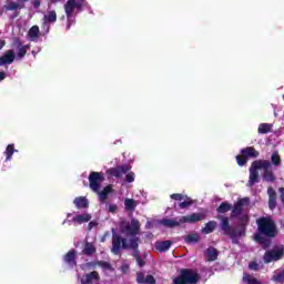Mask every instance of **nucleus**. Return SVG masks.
Returning a JSON list of instances; mask_svg holds the SVG:
<instances>
[{
  "instance_id": "nucleus-51",
  "label": "nucleus",
  "mask_w": 284,
  "mask_h": 284,
  "mask_svg": "<svg viewBox=\"0 0 284 284\" xmlns=\"http://www.w3.org/2000/svg\"><path fill=\"white\" fill-rule=\"evenodd\" d=\"M6 45V41L0 39V50Z\"/></svg>"
},
{
  "instance_id": "nucleus-49",
  "label": "nucleus",
  "mask_w": 284,
  "mask_h": 284,
  "mask_svg": "<svg viewBox=\"0 0 284 284\" xmlns=\"http://www.w3.org/2000/svg\"><path fill=\"white\" fill-rule=\"evenodd\" d=\"M6 79V72L0 71V81H3Z\"/></svg>"
},
{
  "instance_id": "nucleus-10",
  "label": "nucleus",
  "mask_w": 284,
  "mask_h": 284,
  "mask_svg": "<svg viewBox=\"0 0 284 284\" xmlns=\"http://www.w3.org/2000/svg\"><path fill=\"white\" fill-rule=\"evenodd\" d=\"M122 232L131 239H136V235L141 232V222L136 219L131 220V224H126Z\"/></svg>"
},
{
  "instance_id": "nucleus-18",
  "label": "nucleus",
  "mask_w": 284,
  "mask_h": 284,
  "mask_svg": "<svg viewBox=\"0 0 284 284\" xmlns=\"http://www.w3.org/2000/svg\"><path fill=\"white\" fill-rule=\"evenodd\" d=\"M270 168L271 166L262 168V179L263 181H266V183H274V181H276V176H274V172Z\"/></svg>"
},
{
  "instance_id": "nucleus-34",
  "label": "nucleus",
  "mask_w": 284,
  "mask_h": 284,
  "mask_svg": "<svg viewBox=\"0 0 284 284\" xmlns=\"http://www.w3.org/2000/svg\"><path fill=\"white\" fill-rule=\"evenodd\" d=\"M271 163L272 165H275V168H278V165H281V155L278 154V151H274L272 153Z\"/></svg>"
},
{
  "instance_id": "nucleus-52",
  "label": "nucleus",
  "mask_w": 284,
  "mask_h": 284,
  "mask_svg": "<svg viewBox=\"0 0 284 284\" xmlns=\"http://www.w3.org/2000/svg\"><path fill=\"white\" fill-rule=\"evenodd\" d=\"M64 19H65V16H62V17H61V20L63 21Z\"/></svg>"
},
{
  "instance_id": "nucleus-53",
  "label": "nucleus",
  "mask_w": 284,
  "mask_h": 284,
  "mask_svg": "<svg viewBox=\"0 0 284 284\" xmlns=\"http://www.w3.org/2000/svg\"><path fill=\"white\" fill-rule=\"evenodd\" d=\"M282 99H283V101H284V94L282 95Z\"/></svg>"
},
{
  "instance_id": "nucleus-14",
  "label": "nucleus",
  "mask_w": 284,
  "mask_h": 284,
  "mask_svg": "<svg viewBox=\"0 0 284 284\" xmlns=\"http://www.w3.org/2000/svg\"><path fill=\"white\" fill-rule=\"evenodd\" d=\"M205 219V214L203 213H193L191 215H184L180 219V223H199V221H203Z\"/></svg>"
},
{
  "instance_id": "nucleus-33",
  "label": "nucleus",
  "mask_w": 284,
  "mask_h": 284,
  "mask_svg": "<svg viewBox=\"0 0 284 284\" xmlns=\"http://www.w3.org/2000/svg\"><path fill=\"white\" fill-rule=\"evenodd\" d=\"M39 26H33L29 29L28 37L31 39V41H34V39H39Z\"/></svg>"
},
{
  "instance_id": "nucleus-43",
  "label": "nucleus",
  "mask_w": 284,
  "mask_h": 284,
  "mask_svg": "<svg viewBox=\"0 0 284 284\" xmlns=\"http://www.w3.org/2000/svg\"><path fill=\"white\" fill-rule=\"evenodd\" d=\"M171 199H173V201H183V199H185V195L181 193H173L171 194Z\"/></svg>"
},
{
  "instance_id": "nucleus-47",
  "label": "nucleus",
  "mask_w": 284,
  "mask_h": 284,
  "mask_svg": "<svg viewBox=\"0 0 284 284\" xmlns=\"http://www.w3.org/2000/svg\"><path fill=\"white\" fill-rule=\"evenodd\" d=\"M248 268L252 270L253 272H258V263L256 262H251L248 264Z\"/></svg>"
},
{
  "instance_id": "nucleus-17",
  "label": "nucleus",
  "mask_w": 284,
  "mask_h": 284,
  "mask_svg": "<svg viewBox=\"0 0 284 284\" xmlns=\"http://www.w3.org/2000/svg\"><path fill=\"white\" fill-rule=\"evenodd\" d=\"M14 63V51L8 50L2 57H0V65H10Z\"/></svg>"
},
{
  "instance_id": "nucleus-23",
  "label": "nucleus",
  "mask_w": 284,
  "mask_h": 284,
  "mask_svg": "<svg viewBox=\"0 0 284 284\" xmlns=\"http://www.w3.org/2000/svg\"><path fill=\"white\" fill-rule=\"evenodd\" d=\"M82 254H84V256H92L93 254H97V247L92 242H85Z\"/></svg>"
},
{
  "instance_id": "nucleus-35",
  "label": "nucleus",
  "mask_w": 284,
  "mask_h": 284,
  "mask_svg": "<svg viewBox=\"0 0 284 284\" xmlns=\"http://www.w3.org/2000/svg\"><path fill=\"white\" fill-rule=\"evenodd\" d=\"M243 282L246 284H263V283H261V281H258V278L253 277L250 274H246L243 276Z\"/></svg>"
},
{
  "instance_id": "nucleus-13",
  "label": "nucleus",
  "mask_w": 284,
  "mask_h": 284,
  "mask_svg": "<svg viewBox=\"0 0 284 284\" xmlns=\"http://www.w3.org/2000/svg\"><path fill=\"white\" fill-rule=\"evenodd\" d=\"M12 48H14L18 51V59H23V57L28 54V50H30V45H23V42H21V39L19 38L13 39Z\"/></svg>"
},
{
  "instance_id": "nucleus-29",
  "label": "nucleus",
  "mask_w": 284,
  "mask_h": 284,
  "mask_svg": "<svg viewBox=\"0 0 284 284\" xmlns=\"http://www.w3.org/2000/svg\"><path fill=\"white\" fill-rule=\"evenodd\" d=\"M232 210V204L230 202H222L216 209L217 214H227Z\"/></svg>"
},
{
  "instance_id": "nucleus-7",
  "label": "nucleus",
  "mask_w": 284,
  "mask_h": 284,
  "mask_svg": "<svg viewBox=\"0 0 284 284\" xmlns=\"http://www.w3.org/2000/svg\"><path fill=\"white\" fill-rule=\"evenodd\" d=\"M28 1L30 0H17L16 2L12 0H7L6 4L3 6V10H6V12H13L11 19H17V17H19L18 10H23Z\"/></svg>"
},
{
  "instance_id": "nucleus-41",
  "label": "nucleus",
  "mask_w": 284,
  "mask_h": 284,
  "mask_svg": "<svg viewBox=\"0 0 284 284\" xmlns=\"http://www.w3.org/2000/svg\"><path fill=\"white\" fill-rule=\"evenodd\" d=\"M136 283L138 284H145V273L138 272L136 273Z\"/></svg>"
},
{
  "instance_id": "nucleus-45",
  "label": "nucleus",
  "mask_w": 284,
  "mask_h": 284,
  "mask_svg": "<svg viewBox=\"0 0 284 284\" xmlns=\"http://www.w3.org/2000/svg\"><path fill=\"white\" fill-rule=\"evenodd\" d=\"M144 284H156V280L153 275H146Z\"/></svg>"
},
{
  "instance_id": "nucleus-40",
  "label": "nucleus",
  "mask_w": 284,
  "mask_h": 284,
  "mask_svg": "<svg viewBox=\"0 0 284 284\" xmlns=\"http://www.w3.org/2000/svg\"><path fill=\"white\" fill-rule=\"evenodd\" d=\"M236 161H237V165H240V168H243V165L247 164L248 159H246L242 153L241 155H236Z\"/></svg>"
},
{
  "instance_id": "nucleus-16",
  "label": "nucleus",
  "mask_w": 284,
  "mask_h": 284,
  "mask_svg": "<svg viewBox=\"0 0 284 284\" xmlns=\"http://www.w3.org/2000/svg\"><path fill=\"white\" fill-rule=\"evenodd\" d=\"M93 281L97 283L101 281V276H99V272L97 271H92L91 273L83 275L81 278V284H91Z\"/></svg>"
},
{
  "instance_id": "nucleus-19",
  "label": "nucleus",
  "mask_w": 284,
  "mask_h": 284,
  "mask_svg": "<svg viewBox=\"0 0 284 284\" xmlns=\"http://www.w3.org/2000/svg\"><path fill=\"white\" fill-rule=\"evenodd\" d=\"M241 154H243L246 159H258V151L254 146H247L241 150Z\"/></svg>"
},
{
  "instance_id": "nucleus-38",
  "label": "nucleus",
  "mask_w": 284,
  "mask_h": 284,
  "mask_svg": "<svg viewBox=\"0 0 284 284\" xmlns=\"http://www.w3.org/2000/svg\"><path fill=\"white\" fill-rule=\"evenodd\" d=\"M94 265H98L102 270H108V271L114 270V268H112V264H110V262H105V261H98V262L93 263V267H94Z\"/></svg>"
},
{
  "instance_id": "nucleus-20",
  "label": "nucleus",
  "mask_w": 284,
  "mask_h": 284,
  "mask_svg": "<svg viewBox=\"0 0 284 284\" xmlns=\"http://www.w3.org/2000/svg\"><path fill=\"white\" fill-rule=\"evenodd\" d=\"M267 194L270 210H276V191L272 186H270L267 189Z\"/></svg>"
},
{
  "instance_id": "nucleus-11",
  "label": "nucleus",
  "mask_w": 284,
  "mask_h": 284,
  "mask_svg": "<svg viewBox=\"0 0 284 284\" xmlns=\"http://www.w3.org/2000/svg\"><path fill=\"white\" fill-rule=\"evenodd\" d=\"M130 170H132L131 165L123 164L115 168H110L109 170H106V174L108 176H114L115 179H121V176H123V174H128Z\"/></svg>"
},
{
  "instance_id": "nucleus-46",
  "label": "nucleus",
  "mask_w": 284,
  "mask_h": 284,
  "mask_svg": "<svg viewBox=\"0 0 284 284\" xmlns=\"http://www.w3.org/2000/svg\"><path fill=\"white\" fill-rule=\"evenodd\" d=\"M119 210V206L116 204H110L108 212H110L111 214L116 213V211Z\"/></svg>"
},
{
  "instance_id": "nucleus-3",
  "label": "nucleus",
  "mask_w": 284,
  "mask_h": 284,
  "mask_svg": "<svg viewBox=\"0 0 284 284\" xmlns=\"http://www.w3.org/2000/svg\"><path fill=\"white\" fill-rule=\"evenodd\" d=\"M220 227L224 234V236H229L231 239L232 243H239V239H243L247 232V225H250V215L247 214H241L237 215L239 224L235 227H232L230 225V217L222 216Z\"/></svg>"
},
{
  "instance_id": "nucleus-42",
  "label": "nucleus",
  "mask_w": 284,
  "mask_h": 284,
  "mask_svg": "<svg viewBox=\"0 0 284 284\" xmlns=\"http://www.w3.org/2000/svg\"><path fill=\"white\" fill-rule=\"evenodd\" d=\"M192 205V199L186 197L185 201L180 203V210H185L186 207H190Z\"/></svg>"
},
{
  "instance_id": "nucleus-25",
  "label": "nucleus",
  "mask_w": 284,
  "mask_h": 284,
  "mask_svg": "<svg viewBox=\"0 0 284 284\" xmlns=\"http://www.w3.org/2000/svg\"><path fill=\"white\" fill-rule=\"evenodd\" d=\"M73 203L78 210H83L90 206V202L83 196L75 197Z\"/></svg>"
},
{
  "instance_id": "nucleus-48",
  "label": "nucleus",
  "mask_w": 284,
  "mask_h": 284,
  "mask_svg": "<svg viewBox=\"0 0 284 284\" xmlns=\"http://www.w3.org/2000/svg\"><path fill=\"white\" fill-rule=\"evenodd\" d=\"M32 6H33V8H40L41 7V0H33Z\"/></svg>"
},
{
  "instance_id": "nucleus-32",
  "label": "nucleus",
  "mask_w": 284,
  "mask_h": 284,
  "mask_svg": "<svg viewBox=\"0 0 284 284\" xmlns=\"http://www.w3.org/2000/svg\"><path fill=\"white\" fill-rule=\"evenodd\" d=\"M44 21H47V23H57V11H48L44 16Z\"/></svg>"
},
{
  "instance_id": "nucleus-12",
  "label": "nucleus",
  "mask_w": 284,
  "mask_h": 284,
  "mask_svg": "<svg viewBox=\"0 0 284 284\" xmlns=\"http://www.w3.org/2000/svg\"><path fill=\"white\" fill-rule=\"evenodd\" d=\"M284 256V248H273L271 251H266L263 261L264 263H272V261H281Z\"/></svg>"
},
{
  "instance_id": "nucleus-36",
  "label": "nucleus",
  "mask_w": 284,
  "mask_h": 284,
  "mask_svg": "<svg viewBox=\"0 0 284 284\" xmlns=\"http://www.w3.org/2000/svg\"><path fill=\"white\" fill-rule=\"evenodd\" d=\"M12 154H14V144H9L4 151L6 161H11Z\"/></svg>"
},
{
  "instance_id": "nucleus-50",
  "label": "nucleus",
  "mask_w": 284,
  "mask_h": 284,
  "mask_svg": "<svg viewBox=\"0 0 284 284\" xmlns=\"http://www.w3.org/2000/svg\"><path fill=\"white\" fill-rule=\"evenodd\" d=\"M94 225H97V223L90 222V223L88 224L89 230H92V227H94Z\"/></svg>"
},
{
  "instance_id": "nucleus-8",
  "label": "nucleus",
  "mask_w": 284,
  "mask_h": 284,
  "mask_svg": "<svg viewBox=\"0 0 284 284\" xmlns=\"http://www.w3.org/2000/svg\"><path fill=\"white\" fill-rule=\"evenodd\" d=\"M105 181V178L101 172L92 171L89 174V187L92 192H99L101 190V183Z\"/></svg>"
},
{
  "instance_id": "nucleus-21",
  "label": "nucleus",
  "mask_w": 284,
  "mask_h": 284,
  "mask_svg": "<svg viewBox=\"0 0 284 284\" xmlns=\"http://www.w3.org/2000/svg\"><path fill=\"white\" fill-rule=\"evenodd\" d=\"M91 220H92V215L84 213L81 215L73 216L72 222L77 223L78 225H82V223H90Z\"/></svg>"
},
{
  "instance_id": "nucleus-44",
  "label": "nucleus",
  "mask_w": 284,
  "mask_h": 284,
  "mask_svg": "<svg viewBox=\"0 0 284 284\" xmlns=\"http://www.w3.org/2000/svg\"><path fill=\"white\" fill-rule=\"evenodd\" d=\"M126 183H134V172H128L125 175Z\"/></svg>"
},
{
  "instance_id": "nucleus-27",
  "label": "nucleus",
  "mask_w": 284,
  "mask_h": 284,
  "mask_svg": "<svg viewBox=\"0 0 284 284\" xmlns=\"http://www.w3.org/2000/svg\"><path fill=\"white\" fill-rule=\"evenodd\" d=\"M206 256L210 263L216 261L219 258V250H216L214 246H210L206 250Z\"/></svg>"
},
{
  "instance_id": "nucleus-22",
  "label": "nucleus",
  "mask_w": 284,
  "mask_h": 284,
  "mask_svg": "<svg viewBox=\"0 0 284 284\" xmlns=\"http://www.w3.org/2000/svg\"><path fill=\"white\" fill-rule=\"evenodd\" d=\"M172 247V241L166 240V241H161L155 243V250L158 252H168Z\"/></svg>"
},
{
  "instance_id": "nucleus-6",
  "label": "nucleus",
  "mask_w": 284,
  "mask_h": 284,
  "mask_svg": "<svg viewBox=\"0 0 284 284\" xmlns=\"http://www.w3.org/2000/svg\"><path fill=\"white\" fill-rule=\"evenodd\" d=\"M262 168H272V162L270 160H256L252 162L247 183L248 187H252L254 183H258V170H262Z\"/></svg>"
},
{
  "instance_id": "nucleus-5",
  "label": "nucleus",
  "mask_w": 284,
  "mask_h": 284,
  "mask_svg": "<svg viewBox=\"0 0 284 284\" xmlns=\"http://www.w3.org/2000/svg\"><path fill=\"white\" fill-rule=\"evenodd\" d=\"M201 274L193 268H181L179 276L173 278V284H199Z\"/></svg>"
},
{
  "instance_id": "nucleus-4",
  "label": "nucleus",
  "mask_w": 284,
  "mask_h": 284,
  "mask_svg": "<svg viewBox=\"0 0 284 284\" xmlns=\"http://www.w3.org/2000/svg\"><path fill=\"white\" fill-rule=\"evenodd\" d=\"M52 3H59V1L62 0H50ZM83 6H85V0H68L67 3H64V12L67 14L68 19V26L67 30H70L72 22L70 20L72 19L74 14V10H78V12H83Z\"/></svg>"
},
{
  "instance_id": "nucleus-31",
  "label": "nucleus",
  "mask_w": 284,
  "mask_h": 284,
  "mask_svg": "<svg viewBox=\"0 0 284 284\" xmlns=\"http://www.w3.org/2000/svg\"><path fill=\"white\" fill-rule=\"evenodd\" d=\"M273 125L270 123H261L258 125L257 132L258 134H268V132H272Z\"/></svg>"
},
{
  "instance_id": "nucleus-26",
  "label": "nucleus",
  "mask_w": 284,
  "mask_h": 284,
  "mask_svg": "<svg viewBox=\"0 0 284 284\" xmlns=\"http://www.w3.org/2000/svg\"><path fill=\"white\" fill-rule=\"evenodd\" d=\"M161 223L162 225H164V227H170V229L181 227V220L176 221L174 219H163Z\"/></svg>"
},
{
  "instance_id": "nucleus-24",
  "label": "nucleus",
  "mask_w": 284,
  "mask_h": 284,
  "mask_svg": "<svg viewBox=\"0 0 284 284\" xmlns=\"http://www.w3.org/2000/svg\"><path fill=\"white\" fill-rule=\"evenodd\" d=\"M95 194H99L101 203H105L108 194H112V185H106L102 191L95 192Z\"/></svg>"
},
{
  "instance_id": "nucleus-39",
  "label": "nucleus",
  "mask_w": 284,
  "mask_h": 284,
  "mask_svg": "<svg viewBox=\"0 0 284 284\" xmlns=\"http://www.w3.org/2000/svg\"><path fill=\"white\" fill-rule=\"evenodd\" d=\"M272 281H274L275 283H284V268L280 272H276L273 275Z\"/></svg>"
},
{
  "instance_id": "nucleus-2",
  "label": "nucleus",
  "mask_w": 284,
  "mask_h": 284,
  "mask_svg": "<svg viewBox=\"0 0 284 284\" xmlns=\"http://www.w3.org/2000/svg\"><path fill=\"white\" fill-rule=\"evenodd\" d=\"M121 250H132V256L135 258L138 265L140 267H145V262L141 257V251H139V237L128 239L122 237L120 234L116 233V231L112 230V247L111 252L112 254L119 255L121 254Z\"/></svg>"
},
{
  "instance_id": "nucleus-1",
  "label": "nucleus",
  "mask_w": 284,
  "mask_h": 284,
  "mask_svg": "<svg viewBox=\"0 0 284 284\" xmlns=\"http://www.w3.org/2000/svg\"><path fill=\"white\" fill-rule=\"evenodd\" d=\"M257 233H255V242L262 245L263 250H267L272 245V239L278 235V227L272 216H262L256 220Z\"/></svg>"
},
{
  "instance_id": "nucleus-30",
  "label": "nucleus",
  "mask_w": 284,
  "mask_h": 284,
  "mask_svg": "<svg viewBox=\"0 0 284 284\" xmlns=\"http://www.w3.org/2000/svg\"><path fill=\"white\" fill-rule=\"evenodd\" d=\"M124 207L126 212H134V210H136V201H134L133 199H125Z\"/></svg>"
},
{
  "instance_id": "nucleus-15",
  "label": "nucleus",
  "mask_w": 284,
  "mask_h": 284,
  "mask_svg": "<svg viewBox=\"0 0 284 284\" xmlns=\"http://www.w3.org/2000/svg\"><path fill=\"white\" fill-rule=\"evenodd\" d=\"M63 261L69 267H77V251L70 250L64 256Z\"/></svg>"
},
{
  "instance_id": "nucleus-9",
  "label": "nucleus",
  "mask_w": 284,
  "mask_h": 284,
  "mask_svg": "<svg viewBox=\"0 0 284 284\" xmlns=\"http://www.w3.org/2000/svg\"><path fill=\"white\" fill-rule=\"evenodd\" d=\"M250 205V197H241L234 203L233 210L231 211V217H239L243 214V209Z\"/></svg>"
},
{
  "instance_id": "nucleus-37",
  "label": "nucleus",
  "mask_w": 284,
  "mask_h": 284,
  "mask_svg": "<svg viewBox=\"0 0 284 284\" xmlns=\"http://www.w3.org/2000/svg\"><path fill=\"white\" fill-rule=\"evenodd\" d=\"M184 241L190 245L192 243H199V241H201V237L196 234H189L185 236Z\"/></svg>"
},
{
  "instance_id": "nucleus-28",
  "label": "nucleus",
  "mask_w": 284,
  "mask_h": 284,
  "mask_svg": "<svg viewBox=\"0 0 284 284\" xmlns=\"http://www.w3.org/2000/svg\"><path fill=\"white\" fill-rule=\"evenodd\" d=\"M216 221H209L205 224V227L202 229V234H212V232H214V230H216Z\"/></svg>"
}]
</instances>
